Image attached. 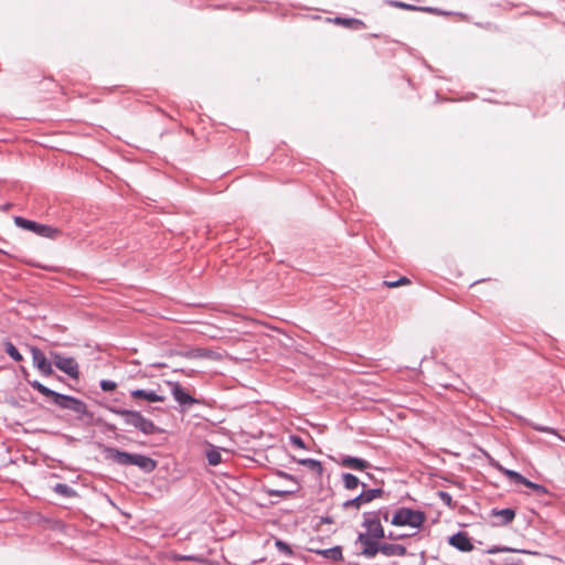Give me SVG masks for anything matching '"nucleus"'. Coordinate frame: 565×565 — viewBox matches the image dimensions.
I'll list each match as a JSON object with an SVG mask.
<instances>
[{
    "mask_svg": "<svg viewBox=\"0 0 565 565\" xmlns=\"http://www.w3.org/2000/svg\"><path fill=\"white\" fill-rule=\"evenodd\" d=\"M29 384L42 395L52 398L53 402L62 408L71 409L78 414H83L86 411V405L77 398L56 393L41 384L39 381H29Z\"/></svg>",
    "mask_w": 565,
    "mask_h": 565,
    "instance_id": "nucleus-1",
    "label": "nucleus"
},
{
    "mask_svg": "<svg viewBox=\"0 0 565 565\" xmlns=\"http://www.w3.org/2000/svg\"><path fill=\"white\" fill-rule=\"evenodd\" d=\"M113 412L124 417L125 423L132 426L146 435H152L157 431V427L152 420L146 418L137 411L113 409Z\"/></svg>",
    "mask_w": 565,
    "mask_h": 565,
    "instance_id": "nucleus-2",
    "label": "nucleus"
},
{
    "mask_svg": "<svg viewBox=\"0 0 565 565\" xmlns=\"http://www.w3.org/2000/svg\"><path fill=\"white\" fill-rule=\"evenodd\" d=\"M425 514L420 511H415L408 508L398 509L392 519V524L396 526H412L419 527L425 521Z\"/></svg>",
    "mask_w": 565,
    "mask_h": 565,
    "instance_id": "nucleus-3",
    "label": "nucleus"
},
{
    "mask_svg": "<svg viewBox=\"0 0 565 565\" xmlns=\"http://www.w3.org/2000/svg\"><path fill=\"white\" fill-rule=\"evenodd\" d=\"M52 359L54 365L61 370L62 372L66 373L72 379H78L79 376V370H78V363L74 358L63 356L58 353H52Z\"/></svg>",
    "mask_w": 565,
    "mask_h": 565,
    "instance_id": "nucleus-4",
    "label": "nucleus"
},
{
    "mask_svg": "<svg viewBox=\"0 0 565 565\" xmlns=\"http://www.w3.org/2000/svg\"><path fill=\"white\" fill-rule=\"evenodd\" d=\"M382 494H383L382 489H370V490L363 491L356 498L345 501L343 503V507L345 509L354 508V509L359 510L362 504L369 503V502L373 501L374 499L382 497Z\"/></svg>",
    "mask_w": 565,
    "mask_h": 565,
    "instance_id": "nucleus-5",
    "label": "nucleus"
},
{
    "mask_svg": "<svg viewBox=\"0 0 565 565\" xmlns=\"http://www.w3.org/2000/svg\"><path fill=\"white\" fill-rule=\"evenodd\" d=\"M380 539H375L371 535L360 533L358 537V543L361 545V554L372 558L379 553V541Z\"/></svg>",
    "mask_w": 565,
    "mask_h": 565,
    "instance_id": "nucleus-6",
    "label": "nucleus"
},
{
    "mask_svg": "<svg viewBox=\"0 0 565 565\" xmlns=\"http://www.w3.org/2000/svg\"><path fill=\"white\" fill-rule=\"evenodd\" d=\"M31 354L33 366L36 367L41 374L45 376H50L53 374L51 362L46 359V356L40 349L35 347L31 348Z\"/></svg>",
    "mask_w": 565,
    "mask_h": 565,
    "instance_id": "nucleus-7",
    "label": "nucleus"
},
{
    "mask_svg": "<svg viewBox=\"0 0 565 565\" xmlns=\"http://www.w3.org/2000/svg\"><path fill=\"white\" fill-rule=\"evenodd\" d=\"M172 395L175 401L181 405H193L196 404L198 401L192 397L178 382H170Z\"/></svg>",
    "mask_w": 565,
    "mask_h": 565,
    "instance_id": "nucleus-8",
    "label": "nucleus"
},
{
    "mask_svg": "<svg viewBox=\"0 0 565 565\" xmlns=\"http://www.w3.org/2000/svg\"><path fill=\"white\" fill-rule=\"evenodd\" d=\"M105 454L108 460H111L121 466H131L134 454H129L110 447L105 449Z\"/></svg>",
    "mask_w": 565,
    "mask_h": 565,
    "instance_id": "nucleus-9",
    "label": "nucleus"
},
{
    "mask_svg": "<svg viewBox=\"0 0 565 565\" xmlns=\"http://www.w3.org/2000/svg\"><path fill=\"white\" fill-rule=\"evenodd\" d=\"M449 544L461 552H471L473 545L465 532H458L449 537Z\"/></svg>",
    "mask_w": 565,
    "mask_h": 565,
    "instance_id": "nucleus-10",
    "label": "nucleus"
},
{
    "mask_svg": "<svg viewBox=\"0 0 565 565\" xmlns=\"http://www.w3.org/2000/svg\"><path fill=\"white\" fill-rule=\"evenodd\" d=\"M363 525L367 529L365 534L375 539L384 537V530L376 515H365Z\"/></svg>",
    "mask_w": 565,
    "mask_h": 565,
    "instance_id": "nucleus-11",
    "label": "nucleus"
},
{
    "mask_svg": "<svg viewBox=\"0 0 565 565\" xmlns=\"http://www.w3.org/2000/svg\"><path fill=\"white\" fill-rule=\"evenodd\" d=\"M134 399H145L150 403L164 402L166 396L156 393L154 391L134 390L130 392Z\"/></svg>",
    "mask_w": 565,
    "mask_h": 565,
    "instance_id": "nucleus-12",
    "label": "nucleus"
},
{
    "mask_svg": "<svg viewBox=\"0 0 565 565\" xmlns=\"http://www.w3.org/2000/svg\"><path fill=\"white\" fill-rule=\"evenodd\" d=\"M131 466H137L146 472H151L156 469L157 462L150 457L139 455V454H134Z\"/></svg>",
    "mask_w": 565,
    "mask_h": 565,
    "instance_id": "nucleus-13",
    "label": "nucleus"
},
{
    "mask_svg": "<svg viewBox=\"0 0 565 565\" xmlns=\"http://www.w3.org/2000/svg\"><path fill=\"white\" fill-rule=\"evenodd\" d=\"M340 465L345 468L360 470V471L365 470L370 466L367 461L360 459V458H354V457L342 458L340 461Z\"/></svg>",
    "mask_w": 565,
    "mask_h": 565,
    "instance_id": "nucleus-14",
    "label": "nucleus"
},
{
    "mask_svg": "<svg viewBox=\"0 0 565 565\" xmlns=\"http://www.w3.org/2000/svg\"><path fill=\"white\" fill-rule=\"evenodd\" d=\"M330 21L333 22L337 25H341V26L350 28V29H355V30H360V29L365 28V24H364L363 21H361L359 19H354V18L348 19V18L337 17V18L330 20Z\"/></svg>",
    "mask_w": 565,
    "mask_h": 565,
    "instance_id": "nucleus-15",
    "label": "nucleus"
},
{
    "mask_svg": "<svg viewBox=\"0 0 565 565\" xmlns=\"http://www.w3.org/2000/svg\"><path fill=\"white\" fill-rule=\"evenodd\" d=\"M297 462L301 466L307 467L309 470L313 471L317 477H321L323 472L322 463L316 459H299Z\"/></svg>",
    "mask_w": 565,
    "mask_h": 565,
    "instance_id": "nucleus-16",
    "label": "nucleus"
},
{
    "mask_svg": "<svg viewBox=\"0 0 565 565\" xmlns=\"http://www.w3.org/2000/svg\"><path fill=\"white\" fill-rule=\"evenodd\" d=\"M379 552L383 553L384 555L391 556V555H404L406 550L405 547L397 545V544H384L379 546Z\"/></svg>",
    "mask_w": 565,
    "mask_h": 565,
    "instance_id": "nucleus-17",
    "label": "nucleus"
},
{
    "mask_svg": "<svg viewBox=\"0 0 565 565\" xmlns=\"http://www.w3.org/2000/svg\"><path fill=\"white\" fill-rule=\"evenodd\" d=\"M35 233L49 238H56L62 234L61 230H58L57 227H52L43 224L38 225V230Z\"/></svg>",
    "mask_w": 565,
    "mask_h": 565,
    "instance_id": "nucleus-18",
    "label": "nucleus"
},
{
    "mask_svg": "<svg viewBox=\"0 0 565 565\" xmlns=\"http://www.w3.org/2000/svg\"><path fill=\"white\" fill-rule=\"evenodd\" d=\"M492 515L501 518V524L505 525L513 521L515 511L512 509L492 510Z\"/></svg>",
    "mask_w": 565,
    "mask_h": 565,
    "instance_id": "nucleus-19",
    "label": "nucleus"
},
{
    "mask_svg": "<svg viewBox=\"0 0 565 565\" xmlns=\"http://www.w3.org/2000/svg\"><path fill=\"white\" fill-rule=\"evenodd\" d=\"M206 458L210 465L216 466L222 461V456L218 449L213 446H209L206 449Z\"/></svg>",
    "mask_w": 565,
    "mask_h": 565,
    "instance_id": "nucleus-20",
    "label": "nucleus"
},
{
    "mask_svg": "<svg viewBox=\"0 0 565 565\" xmlns=\"http://www.w3.org/2000/svg\"><path fill=\"white\" fill-rule=\"evenodd\" d=\"M14 223L21 227V228H24V230H28V231H32V232H36L38 230V225L39 223L36 222H33V221H30V220H25L21 216H15L14 217Z\"/></svg>",
    "mask_w": 565,
    "mask_h": 565,
    "instance_id": "nucleus-21",
    "label": "nucleus"
},
{
    "mask_svg": "<svg viewBox=\"0 0 565 565\" xmlns=\"http://www.w3.org/2000/svg\"><path fill=\"white\" fill-rule=\"evenodd\" d=\"M343 484L348 490H354L360 484L358 477L352 473H344L342 476Z\"/></svg>",
    "mask_w": 565,
    "mask_h": 565,
    "instance_id": "nucleus-22",
    "label": "nucleus"
},
{
    "mask_svg": "<svg viewBox=\"0 0 565 565\" xmlns=\"http://www.w3.org/2000/svg\"><path fill=\"white\" fill-rule=\"evenodd\" d=\"M54 491L65 498H72L76 495V492L65 483H57L54 486Z\"/></svg>",
    "mask_w": 565,
    "mask_h": 565,
    "instance_id": "nucleus-23",
    "label": "nucleus"
},
{
    "mask_svg": "<svg viewBox=\"0 0 565 565\" xmlns=\"http://www.w3.org/2000/svg\"><path fill=\"white\" fill-rule=\"evenodd\" d=\"M6 352L17 362H20L23 360L22 355L18 351V349L11 343L6 342L4 343Z\"/></svg>",
    "mask_w": 565,
    "mask_h": 565,
    "instance_id": "nucleus-24",
    "label": "nucleus"
},
{
    "mask_svg": "<svg viewBox=\"0 0 565 565\" xmlns=\"http://www.w3.org/2000/svg\"><path fill=\"white\" fill-rule=\"evenodd\" d=\"M522 484H524L525 487L532 489L539 495L547 493V490H546L545 487H543L541 484H537V483H534V482L527 480L526 478H524V481L522 482Z\"/></svg>",
    "mask_w": 565,
    "mask_h": 565,
    "instance_id": "nucleus-25",
    "label": "nucleus"
},
{
    "mask_svg": "<svg viewBox=\"0 0 565 565\" xmlns=\"http://www.w3.org/2000/svg\"><path fill=\"white\" fill-rule=\"evenodd\" d=\"M323 556L331 558L333 561H338L342 557V552L340 547H333L329 550H324L320 552Z\"/></svg>",
    "mask_w": 565,
    "mask_h": 565,
    "instance_id": "nucleus-26",
    "label": "nucleus"
},
{
    "mask_svg": "<svg viewBox=\"0 0 565 565\" xmlns=\"http://www.w3.org/2000/svg\"><path fill=\"white\" fill-rule=\"evenodd\" d=\"M503 473L514 482L522 483L524 481V477L516 471L504 469Z\"/></svg>",
    "mask_w": 565,
    "mask_h": 565,
    "instance_id": "nucleus-27",
    "label": "nucleus"
},
{
    "mask_svg": "<svg viewBox=\"0 0 565 565\" xmlns=\"http://www.w3.org/2000/svg\"><path fill=\"white\" fill-rule=\"evenodd\" d=\"M275 545L284 554H286V555H291L292 554V551H291L290 546L287 543L280 541V540H277Z\"/></svg>",
    "mask_w": 565,
    "mask_h": 565,
    "instance_id": "nucleus-28",
    "label": "nucleus"
},
{
    "mask_svg": "<svg viewBox=\"0 0 565 565\" xmlns=\"http://www.w3.org/2000/svg\"><path fill=\"white\" fill-rule=\"evenodd\" d=\"M100 387L105 392H111L116 390L117 385L115 382L111 381H102Z\"/></svg>",
    "mask_w": 565,
    "mask_h": 565,
    "instance_id": "nucleus-29",
    "label": "nucleus"
},
{
    "mask_svg": "<svg viewBox=\"0 0 565 565\" xmlns=\"http://www.w3.org/2000/svg\"><path fill=\"white\" fill-rule=\"evenodd\" d=\"M290 443L298 448L306 449V445L299 436H290Z\"/></svg>",
    "mask_w": 565,
    "mask_h": 565,
    "instance_id": "nucleus-30",
    "label": "nucleus"
},
{
    "mask_svg": "<svg viewBox=\"0 0 565 565\" xmlns=\"http://www.w3.org/2000/svg\"><path fill=\"white\" fill-rule=\"evenodd\" d=\"M172 559H174V561H199V558L195 556L178 555V554H173Z\"/></svg>",
    "mask_w": 565,
    "mask_h": 565,
    "instance_id": "nucleus-31",
    "label": "nucleus"
},
{
    "mask_svg": "<svg viewBox=\"0 0 565 565\" xmlns=\"http://www.w3.org/2000/svg\"><path fill=\"white\" fill-rule=\"evenodd\" d=\"M439 495L444 502H446L448 505H450L451 497L447 492H440Z\"/></svg>",
    "mask_w": 565,
    "mask_h": 565,
    "instance_id": "nucleus-32",
    "label": "nucleus"
},
{
    "mask_svg": "<svg viewBox=\"0 0 565 565\" xmlns=\"http://www.w3.org/2000/svg\"><path fill=\"white\" fill-rule=\"evenodd\" d=\"M384 285H385L387 288H396V287H399V286H398V280H393V281L385 280V281H384Z\"/></svg>",
    "mask_w": 565,
    "mask_h": 565,
    "instance_id": "nucleus-33",
    "label": "nucleus"
},
{
    "mask_svg": "<svg viewBox=\"0 0 565 565\" xmlns=\"http://www.w3.org/2000/svg\"><path fill=\"white\" fill-rule=\"evenodd\" d=\"M411 284L409 279L407 277H401L398 279V286H405V285H408Z\"/></svg>",
    "mask_w": 565,
    "mask_h": 565,
    "instance_id": "nucleus-34",
    "label": "nucleus"
},
{
    "mask_svg": "<svg viewBox=\"0 0 565 565\" xmlns=\"http://www.w3.org/2000/svg\"><path fill=\"white\" fill-rule=\"evenodd\" d=\"M503 551H505V548L493 547V548H490V550L488 551V553H490V554H497V553H500V552H503Z\"/></svg>",
    "mask_w": 565,
    "mask_h": 565,
    "instance_id": "nucleus-35",
    "label": "nucleus"
},
{
    "mask_svg": "<svg viewBox=\"0 0 565 565\" xmlns=\"http://www.w3.org/2000/svg\"><path fill=\"white\" fill-rule=\"evenodd\" d=\"M395 6L398 8H411L409 6L402 3V2H396Z\"/></svg>",
    "mask_w": 565,
    "mask_h": 565,
    "instance_id": "nucleus-36",
    "label": "nucleus"
},
{
    "mask_svg": "<svg viewBox=\"0 0 565 565\" xmlns=\"http://www.w3.org/2000/svg\"><path fill=\"white\" fill-rule=\"evenodd\" d=\"M541 430L548 431V433L557 435L556 431L554 429H552V428H542Z\"/></svg>",
    "mask_w": 565,
    "mask_h": 565,
    "instance_id": "nucleus-37",
    "label": "nucleus"
}]
</instances>
